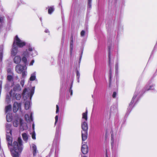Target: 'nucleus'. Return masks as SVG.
<instances>
[{
    "mask_svg": "<svg viewBox=\"0 0 157 157\" xmlns=\"http://www.w3.org/2000/svg\"><path fill=\"white\" fill-rule=\"evenodd\" d=\"M55 125H56L57 122L58 121V115L56 116L55 117Z\"/></svg>",
    "mask_w": 157,
    "mask_h": 157,
    "instance_id": "31",
    "label": "nucleus"
},
{
    "mask_svg": "<svg viewBox=\"0 0 157 157\" xmlns=\"http://www.w3.org/2000/svg\"><path fill=\"white\" fill-rule=\"evenodd\" d=\"M88 147L87 144L85 143L82 142L81 147V151L83 154H86L88 152Z\"/></svg>",
    "mask_w": 157,
    "mask_h": 157,
    "instance_id": "8",
    "label": "nucleus"
},
{
    "mask_svg": "<svg viewBox=\"0 0 157 157\" xmlns=\"http://www.w3.org/2000/svg\"><path fill=\"white\" fill-rule=\"evenodd\" d=\"M87 110L86 109V112L82 113V118L85 119L86 121L87 120Z\"/></svg>",
    "mask_w": 157,
    "mask_h": 157,
    "instance_id": "16",
    "label": "nucleus"
},
{
    "mask_svg": "<svg viewBox=\"0 0 157 157\" xmlns=\"http://www.w3.org/2000/svg\"><path fill=\"white\" fill-rule=\"evenodd\" d=\"M7 72H8V75H13L12 70L10 68H9L7 69Z\"/></svg>",
    "mask_w": 157,
    "mask_h": 157,
    "instance_id": "29",
    "label": "nucleus"
},
{
    "mask_svg": "<svg viewBox=\"0 0 157 157\" xmlns=\"http://www.w3.org/2000/svg\"><path fill=\"white\" fill-rule=\"evenodd\" d=\"M154 87H153V85L152 86H149V88H146V90H151V89H153V88Z\"/></svg>",
    "mask_w": 157,
    "mask_h": 157,
    "instance_id": "34",
    "label": "nucleus"
},
{
    "mask_svg": "<svg viewBox=\"0 0 157 157\" xmlns=\"http://www.w3.org/2000/svg\"><path fill=\"white\" fill-rule=\"evenodd\" d=\"M56 113H57L59 111V106L58 105H56Z\"/></svg>",
    "mask_w": 157,
    "mask_h": 157,
    "instance_id": "36",
    "label": "nucleus"
},
{
    "mask_svg": "<svg viewBox=\"0 0 157 157\" xmlns=\"http://www.w3.org/2000/svg\"><path fill=\"white\" fill-rule=\"evenodd\" d=\"M16 91V88L14 87V88L13 89V90H11L10 91V96H12L13 97H15L16 99L17 100H20V98H21V95L20 94L17 93H14L13 94H12V93L13 92V91L15 92V91Z\"/></svg>",
    "mask_w": 157,
    "mask_h": 157,
    "instance_id": "9",
    "label": "nucleus"
},
{
    "mask_svg": "<svg viewBox=\"0 0 157 157\" xmlns=\"http://www.w3.org/2000/svg\"><path fill=\"white\" fill-rule=\"evenodd\" d=\"M78 82H79V80H78Z\"/></svg>",
    "mask_w": 157,
    "mask_h": 157,
    "instance_id": "48",
    "label": "nucleus"
},
{
    "mask_svg": "<svg viewBox=\"0 0 157 157\" xmlns=\"http://www.w3.org/2000/svg\"><path fill=\"white\" fill-rule=\"evenodd\" d=\"M82 157H87L85 155L82 156Z\"/></svg>",
    "mask_w": 157,
    "mask_h": 157,
    "instance_id": "47",
    "label": "nucleus"
},
{
    "mask_svg": "<svg viewBox=\"0 0 157 157\" xmlns=\"http://www.w3.org/2000/svg\"><path fill=\"white\" fill-rule=\"evenodd\" d=\"M5 17L4 16L0 15V23H2L3 22Z\"/></svg>",
    "mask_w": 157,
    "mask_h": 157,
    "instance_id": "28",
    "label": "nucleus"
},
{
    "mask_svg": "<svg viewBox=\"0 0 157 157\" xmlns=\"http://www.w3.org/2000/svg\"><path fill=\"white\" fill-rule=\"evenodd\" d=\"M137 96V93H135L134 95L133 96V97L132 98V99L130 102V104H129V106L131 105V104H132L134 102V100L136 98Z\"/></svg>",
    "mask_w": 157,
    "mask_h": 157,
    "instance_id": "23",
    "label": "nucleus"
},
{
    "mask_svg": "<svg viewBox=\"0 0 157 157\" xmlns=\"http://www.w3.org/2000/svg\"><path fill=\"white\" fill-rule=\"evenodd\" d=\"M73 38L72 36L71 37V52H72L73 50Z\"/></svg>",
    "mask_w": 157,
    "mask_h": 157,
    "instance_id": "25",
    "label": "nucleus"
},
{
    "mask_svg": "<svg viewBox=\"0 0 157 157\" xmlns=\"http://www.w3.org/2000/svg\"><path fill=\"white\" fill-rule=\"evenodd\" d=\"M24 82H25V81H24V79H22L21 80L20 83H21V85L22 86V87H23L24 86Z\"/></svg>",
    "mask_w": 157,
    "mask_h": 157,
    "instance_id": "32",
    "label": "nucleus"
},
{
    "mask_svg": "<svg viewBox=\"0 0 157 157\" xmlns=\"http://www.w3.org/2000/svg\"><path fill=\"white\" fill-rule=\"evenodd\" d=\"M115 68H116V70H117V69H118V65L117 64L116 65V66H115Z\"/></svg>",
    "mask_w": 157,
    "mask_h": 157,
    "instance_id": "45",
    "label": "nucleus"
},
{
    "mask_svg": "<svg viewBox=\"0 0 157 157\" xmlns=\"http://www.w3.org/2000/svg\"><path fill=\"white\" fill-rule=\"evenodd\" d=\"M82 128V141L86 140L87 138L88 126L87 123L86 121H82L81 125Z\"/></svg>",
    "mask_w": 157,
    "mask_h": 157,
    "instance_id": "4",
    "label": "nucleus"
},
{
    "mask_svg": "<svg viewBox=\"0 0 157 157\" xmlns=\"http://www.w3.org/2000/svg\"><path fill=\"white\" fill-rule=\"evenodd\" d=\"M6 119L7 121L8 122L11 121L12 120L11 116L9 113L7 114L6 116Z\"/></svg>",
    "mask_w": 157,
    "mask_h": 157,
    "instance_id": "19",
    "label": "nucleus"
},
{
    "mask_svg": "<svg viewBox=\"0 0 157 157\" xmlns=\"http://www.w3.org/2000/svg\"><path fill=\"white\" fill-rule=\"evenodd\" d=\"M36 78V72H35L31 74V77L30 78V80L31 81H34L35 79Z\"/></svg>",
    "mask_w": 157,
    "mask_h": 157,
    "instance_id": "20",
    "label": "nucleus"
},
{
    "mask_svg": "<svg viewBox=\"0 0 157 157\" xmlns=\"http://www.w3.org/2000/svg\"><path fill=\"white\" fill-rule=\"evenodd\" d=\"M22 120L18 116V115H16L14 117V119L13 121V125L15 127H17L19 124L21 126L22 125Z\"/></svg>",
    "mask_w": 157,
    "mask_h": 157,
    "instance_id": "7",
    "label": "nucleus"
},
{
    "mask_svg": "<svg viewBox=\"0 0 157 157\" xmlns=\"http://www.w3.org/2000/svg\"><path fill=\"white\" fill-rule=\"evenodd\" d=\"M33 52L34 53L31 54V55L32 56H35L36 55H37V52L36 51L34 50V48H33L32 47L30 46L29 47L28 51L26 50L25 51L23 52V53L22 55L23 57L22 59V60L25 64H26L27 63V60L26 58L29 57V53L31 54L30 52Z\"/></svg>",
    "mask_w": 157,
    "mask_h": 157,
    "instance_id": "3",
    "label": "nucleus"
},
{
    "mask_svg": "<svg viewBox=\"0 0 157 157\" xmlns=\"http://www.w3.org/2000/svg\"><path fill=\"white\" fill-rule=\"evenodd\" d=\"M27 67L26 66L17 65L15 67L16 71L19 74H22V77L25 78L27 75Z\"/></svg>",
    "mask_w": 157,
    "mask_h": 157,
    "instance_id": "5",
    "label": "nucleus"
},
{
    "mask_svg": "<svg viewBox=\"0 0 157 157\" xmlns=\"http://www.w3.org/2000/svg\"><path fill=\"white\" fill-rule=\"evenodd\" d=\"M112 65L113 63H112L111 61L110 53V52H109V68H110V66H111V68H112Z\"/></svg>",
    "mask_w": 157,
    "mask_h": 157,
    "instance_id": "21",
    "label": "nucleus"
},
{
    "mask_svg": "<svg viewBox=\"0 0 157 157\" xmlns=\"http://www.w3.org/2000/svg\"><path fill=\"white\" fill-rule=\"evenodd\" d=\"M30 106V102L29 101H27L25 103V107L26 110L29 109Z\"/></svg>",
    "mask_w": 157,
    "mask_h": 157,
    "instance_id": "15",
    "label": "nucleus"
},
{
    "mask_svg": "<svg viewBox=\"0 0 157 157\" xmlns=\"http://www.w3.org/2000/svg\"><path fill=\"white\" fill-rule=\"evenodd\" d=\"M13 44L17 45L19 47L22 48L25 45L26 43L20 39L17 35L14 39Z\"/></svg>",
    "mask_w": 157,
    "mask_h": 157,
    "instance_id": "6",
    "label": "nucleus"
},
{
    "mask_svg": "<svg viewBox=\"0 0 157 157\" xmlns=\"http://www.w3.org/2000/svg\"><path fill=\"white\" fill-rule=\"evenodd\" d=\"M117 95V93L116 92H114L113 93V98H115L116 97V96Z\"/></svg>",
    "mask_w": 157,
    "mask_h": 157,
    "instance_id": "40",
    "label": "nucleus"
},
{
    "mask_svg": "<svg viewBox=\"0 0 157 157\" xmlns=\"http://www.w3.org/2000/svg\"><path fill=\"white\" fill-rule=\"evenodd\" d=\"M85 34V32L84 30H82L81 32V36H84Z\"/></svg>",
    "mask_w": 157,
    "mask_h": 157,
    "instance_id": "37",
    "label": "nucleus"
},
{
    "mask_svg": "<svg viewBox=\"0 0 157 157\" xmlns=\"http://www.w3.org/2000/svg\"><path fill=\"white\" fill-rule=\"evenodd\" d=\"M13 78V75H8L7 76V80L9 81H11Z\"/></svg>",
    "mask_w": 157,
    "mask_h": 157,
    "instance_id": "26",
    "label": "nucleus"
},
{
    "mask_svg": "<svg viewBox=\"0 0 157 157\" xmlns=\"http://www.w3.org/2000/svg\"><path fill=\"white\" fill-rule=\"evenodd\" d=\"M77 74V77L78 79L80 77V73L78 71H76Z\"/></svg>",
    "mask_w": 157,
    "mask_h": 157,
    "instance_id": "38",
    "label": "nucleus"
},
{
    "mask_svg": "<svg viewBox=\"0 0 157 157\" xmlns=\"http://www.w3.org/2000/svg\"><path fill=\"white\" fill-rule=\"evenodd\" d=\"M2 81H0V91H1L2 87Z\"/></svg>",
    "mask_w": 157,
    "mask_h": 157,
    "instance_id": "41",
    "label": "nucleus"
},
{
    "mask_svg": "<svg viewBox=\"0 0 157 157\" xmlns=\"http://www.w3.org/2000/svg\"><path fill=\"white\" fill-rule=\"evenodd\" d=\"M72 85H71V86L69 89V91L70 92L71 95H72V94H73V91H72Z\"/></svg>",
    "mask_w": 157,
    "mask_h": 157,
    "instance_id": "35",
    "label": "nucleus"
},
{
    "mask_svg": "<svg viewBox=\"0 0 157 157\" xmlns=\"http://www.w3.org/2000/svg\"><path fill=\"white\" fill-rule=\"evenodd\" d=\"M33 129L34 130V124H33Z\"/></svg>",
    "mask_w": 157,
    "mask_h": 157,
    "instance_id": "46",
    "label": "nucleus"
},
{
    "mask_svg": "<svg viewBox=\"0 0 157 157\" xmlns=\"http://www.w3.org/2000/svg\"><path fill=\"white\" fill-rule=\"evenodd\" d=\"M34 60H33L31 61V62L30 63V65H33V63H34Z\"/></svg>",
    "mask_w": 157,
    "mask_h": 157,
    "instance_id": "42",
    "label": "nucleus"
},
{
    "mask_svg": "<svg viewBox=\"0 0 157 157\" xmlns=\"http://www.w3.org/2000/svg\"><path fill=\"white\" fill-rule=\"evenodd\" d=\"M8 145L13 157H19L23 148L22 141L20 137L12 144V138L10 136L6 135Z\"/></svg>",
    "mask_w": 157,
    "mask_h": 157,
    "instance_id": "1",
    "label": "nucleus"
},
{
    "mask_svg": "<svg viewBox=\"0 0 157 157\" xmlns=\"http://www.w3.org/2000/svg\"><path fill=\"white\" fill-rule=\"evenodd\" d=\"M2 53H1L0 54V58L1 61L2 60Z\"/></svg>",
    "mask_w": 157,
    "mask_h": 157,
    "instance_id": "43",
    "label": "nucleus"
},
{
    "mask_svg": "<svg viewBox=\"0 0 157 157\" xmlns=\"http://www.w3.org/2000/svg\"><path fill=\"white\" fill-rule=\"evenodd\" d=\"M48 13L51 14L54 11V8L53 6L48 7Z\"/></svg>",
    "mask_w": 157,
    "mask_h": 157,
    "instance_id": "18",
    "label": "nucleus"
},
{
    "mask_svg": "<svg viewBox=\"0 0 157 157\" xmlns=\"http://www.w3.org/2000/svg\"><path fill=\"white\" fill-rule=\"evenodd\" d=\"M11 109V106L10 105H9L7 106L5 108V112L6 113L10 111Z\"/></svg>",
    "mask_w": 157,
    "mask_h": 157,
    "instance_id": "22",
    "label": "nucleus"
},
{
    "mask_svg": "<svg viewBox=\"0 0 157 157\" xmlns=\"http://www.w3.org/2000/svg\"><path fill=\"white\" fill-rule=\"evenodd\" d=\"M32 113H31L30 116V117L28 114H26L25 115V118L26 120L28 121H32Z\"/></svg>",
    "mask_w": 157,
    "mask_h": 157,
    "instance_id": "14",
    "label": "nucleus"
},
{
    "mask_svg": "<svg viewBox=\"0 0 157 157\" xmlns=\"http://www.w3.org/2000/svg\"><path fill=\"white\" fill-rule=\"evenodd\" d=\"M112 68H111V66H110V68H109V77L110 81L111 78H112Z\"/></svg>",
    "mask_w": 157,
    "mask_h": 157,
    "instance_id": "24",
    "label": "nucleus"
},
{
    "mask_svg": "<svg viewBox=\"0 0 157 157\" xmlns=\"http://www.w3.org/2000/svg\"><path fill=\"white\" fill-rule=\"evenodd\" d=\"M106 157H108V156L107 155H106Z\"/></svg>",
    "mask_w": 157,
    "mask_h": 157,
    "instance_id": "49",
    "label": "nucleus"
},
{
    "mask_svg": "<svg viewBox=\"0 0 157 157\" xmlns=\"http://www.w3.org/2000/svg\"><path fill=\"white\" fill-rule=\"evenodd\" d=\"M32 147L33 156H35L36 155L37 152L36 147L34 144H33Z\"/></svg>",
    "mask_w": 157,
    "mask_h": 157,
    "instance_id": "13",
    "label": "nucleus"
},
{
    "mask_svg": "<svg viewBox=\"0 0 157 157\" xmlns=\"http://www.w3.org/2000/svg\"><path fill=\"white\" fill-rule=\"evenodd\" d=\"M32 138L33 139H36L35 134V133H33L32 135Z\"/></svg>",
    "mask_w": 157,
    "mask_h": 157,
    "instance_id": "39",
    "label": "nucleus"
},
{
    "mask_svg": "<svg viewBox=\"0 0 157 157\" xmlns=\"http://www.w3.org/2000/svg\"><path fill=\"white\" fill-rule=\"evenodd\" d=\"M11 127V125L9 124H7L6 125V129H8V128H10V127Z\"/></svg>",
    "mask_w": 157,
    "mask_h": 157,
    "instance_id": "33",
    "label": "nucleus"
},
{
    "mask_svg": "<svg viewBox=\"0 0 157 157\" xmlns=\"http://www.w3.org/2000/svg\"><path fill=\"white\" fill-rule=\"evenodd\" d=\"M91 2L92 0H88V8L90 9L91 7Z\"/></svg>",
    "mask_w": 157,
    "mask_h": 157,
    "instance_id": "27",
    "label": "nucleus"
},
{
    "mask_svg": "<svg viewBox=\"0 0 157 157\" xmlns=\"http://www.w3.org/2000/svg\"><path fill=\"white\" fill-rule=\"evenodd\" d=\"M6 131L7 133L10 134V135H11V132H12V130L10 129V128H8V129H6Z\"/></svg>",
    "mask_w": 157,
    "mask_h": 157,
    "instance_id": "30",
    "label": "nucleus"
},
{
    "mask_svg": "<svg viewBox=\"0 0 157 157\" xmlns=\"http://www.w3.org/2000/svg\"><path fill=\"white\" fill-rule=\"evenodd\" d=\"M21 103H18L17 102H14L13 105V110L14 113L16 112L19 109L21 108Z\"/></svg>",
    "mask_w": 157,
    "mask_h": 157,
    "instance_id": "10",
    "label": "nucleus"
},
{
    "mask_svg": "<svg viewBox=\"0 0 157 157\" xmlns=\"http://www.w3.org/2000/svg\"><path fill=\"white\" fill-rule=\"evenodd\" d=\"M35 87H33L31 89L25 88L23 91L22 95L24 100H31L34 93Z\"/></svg>",
    "mask_w": 157,
    "mask_h": 157,
    "instance_id": "2",
    "label": "nucleus"
},
{
    "mask_svg": "<svg viewBox=\"0 0 157 157\" xmlns=\"http://www.w3.org/2000/svg\"><path fill=\"white\" fill-rule=\"evenodd\" d=\"M45 32L46 33H49V31L48 29H46L45 30Z\"/></svg>",
    "mask_w": 157,
    "mask_h": 157,
    "instance_id": "44",
    "label": "nucleus"
},
{
    "mask_svg": "<svg viewBox=\"0 0 157 157\" xmlns=\"http://www.w3.org/2000/svg\"><path fill=\"white\" fill-rule=\"evenodd\" d=\"M21 59L20 56H17L15 57L13 59V61L15 63L18 64L21 61Z\"/></svg>",
    "mask_w": 157,
    "mask_h": 157,
    "instance_id": "12",
    "label": "nucleus"
},
{
    "mask_svg": "<svg viewBox=\"0 0 157 157\" xmlns=\"http://www.w3.org/2000/svg\"><path fill=\"white\" fill-rule=\"evenodd\" d=\"M22 136L23 140L27 142L28 139V136L27 134L26 133H24L22 134Z\"/></svg>",
    "mask_w": 157,
    "mask_h": 157,
    "instance_id": "17",
    "label": "nucleus"
},
{
    "mask_svg": "<svg viewBox=\"0 0 157 157\" xmlns=\"http://www.w3.org/2000/svg\"><path fill=\"white\" fill-rule=\"evenodd\" d=\"M17 47L13 44V48L11 50V55L13 56H15L17 53Z\"/></svg>",
    "mask_w": 157,
    "mask_h": 157,
    "instance_id": "11",
    "label": "nucleus"
}]
</instances>
